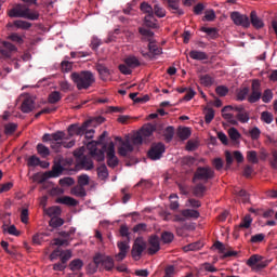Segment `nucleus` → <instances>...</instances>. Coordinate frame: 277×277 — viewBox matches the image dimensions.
Wrapping results in <instances>:
<instances>
[{"instance_id": "nucleus-4", "label": "nucleus", "mask_w": 277, "mask_h": 277, "mask_svg": "<svg viewBox=\"0 0 277 277\" xmlns=\"http://www.w3.org/2000/svg\"><path fill=\"white\" fill-rule=\"evenodd\" d=\"M230 111H236L237 114H241L247 111L242 106H225L222 108V118L225 119L232 126H238V121L236 120L235 116L230 114Z\"/></svg>"}, {"instance_id": "nucleus-51", "label": "nucleus", "mask_w": 277, "mask_h": 277, "mask_svg": "<svg viewBox=\"0 0 277 277\" xmlns=\"http://www.w3.org/2000/svg\"><path fill=\"white\" fill-rule=\"evenodd\" d=\"M253 222V219L251 217L250 214H247L243 219L242 222L239 224L240 228H246L249 229L251 227V224Z\"/></svg>"}, {"instance_id": "nucleus-35", "label": "nucleus", "mask_w": 277, "mask_h": 277, "mask_svg": "<svg viewBox=\"0 0 277 277\" xmlns=\"http://www.w3.org/2000/svg\"><path fill=\"white\" fill-rule=\"evenodd\" d=\"M124 64L130 67V68H136L138 66H141V63L140 61L137 60L136 56H128L126 60H124Z\"/></svg>"}, {"instance_id": "nucleus-44", "label": "nucleus", "mask_w": 277, "mask_h": 277, "mask_svg": "<svg viewBox=\"0 0 277 277\" xmlns=\"http://www.w3.org/2000/svg\"><path fill=\"white\" fill-rule=\"evenodd\" d=\"M250 94V89L249 87H243L242 89H239L237 92V101H245Z\"/></svg>"}, {"instance_id": "nucleus-9", "label": "nucleus", "mask_w": 277, "mask_h": 277, "mask_svg": "<svg viewBox=\"0 0 277 277\" xmlns=\"http://www.w3.org/2000/svg\"><path fill=\"white\" fill-rule=\"evenodd\" d=\"M230 19L236 26H240L243 28H249L251 26L249 16L246 14H241L238 11H234L230 13Z\"/></svg>"}, {"instance_id": "nucleus-23", "label": "nucleus", "mask_w": 277, "mask_h": 277, "mask_svg": "<svg viewBox=\"0 0 277 277\" xmlns=\"http://www.w3.org/2000/svg\"><path fill=\"white\" fill-rule=\"evenodd\" d=\"M188 56H190V58L195 60V61H208L209 60L208 53L205 51H200V50H190V53H188Z\"/></svg>"}, {"instance_id": "nucleus-14", "label": "nucleus", "mask_w": 277, "mask_h": 277, "mask_svg": "<svg viewBox=\"0 0 277 277\" xmlns=\"http://www.w3.org/2000/svg\"><path fill=\"white\" fill-rule=\"evenodd\" d=\"M146 250V242L142 238H136L132 247V258L140 259L142 253Z\"/></svg>"}, {"instance_id": "nucleus-62", "label": "nucleus", "mask_w": 277, "mask_h": 277, "mask_svg": "<svg viewBox=\"0 0 277 277\" xmlns=\"http://www.w3.org/2000/svg\"><path fill=\"white\" fill-rule=\"evenodd\" d=\"M41 164V159L38 158L37 156H31L28 161H27V166L28 167H38Z\"/></svg>"}, {"instance_id": "nucleus-22", "label": "nucleus", "mask_w": 277, "mask_h": 277, "mask_svg": "<svg viewBox=\"0 0 277 277\" xmlns=\"http://www.w3.org/2000/svg\"><path fill=\"white\" fill-rule=\"evenodd\" d=\"M198 78L200 85L205 88H211L215 82L214 77L209 74L199 75Z\"/></svg>"}, {"instance_id": "nucleus-39", "label": "nucleus", "mask_w": 277, "mask_h": 277, "mask_svg": "<svg viewBox=\"0 0 277 277\" xmlns=\"http://www.w3.org/2000/svg\"><path fill=\"white\" fill-rule=\"evenodd\" d=\"M174 133H175L174 127H168V128L163 131L164 141H166L167 143L172 142V140H173V137H174Z\"/></svg>"}, {"instance_id": "nucleus-15", "label": "nucleus", "mask_w": 277, "mask_h": 277, "mask_svg": "<svg viewBox=\"0 0 277 277\" xmlns=\"http://www.w3.org/2000/svg\"><path fill=\"white\" fill-rule=\"evenodd\" d=\"M129 243L130 241L128 240L118 241L117 247L120 252L115 255L117 262H122L127 258V254L130 250Z\"/></svg>"}, {"instance_id": "nucleus-57", "label": "nucleus", "mask_w": 277, "mask_h": 277, "mask_svg": "<svg viewBox=\"0 0 277 277\" xmlns=\"http://www.w3.org/2000/svg\"><path fill=\"white\" fill-rule=\"evenodd\" d=\"M247 160L253 164L259 163L258 153L255 150H251L247 153Z\"/></svg>"}, {"instance_id": "nucleus-8", "label": "nucleus", "mask_w": 277, "mask_h": 277, "mask_svg": "<svg viewBox=\"0 0 277 277\" xmlns=\"http://www.w3.org/2000/svg\"><path fill=\"white\" fill-rule=\"evenodd\" d=\"M93 262L96 265H102L105 271L110 272L115 267V262L113 258L108 255H103L101 253L95 254Z\"/></svg>"}, {"instance_id": "nucleus-36", "label": "nucleus", "mask_w": 277, "mask_h": 277, "mask_svg": "<svg viewBox=\"0 0 277 277\" xmlns=\"http://www.w3.org/2000/svg\"><path fill=\"white\" fill-rule=\"evenodd\" d=\"M274 98V93L272 91V89H265V91H263L262 95H261V100L263 103L268 104L273 101Z\"/></svg>"}, {"instance_id": "nucleus-46", "label": "nucleus", "mask_w": 277, "mask_h": 277, "mask_svg": "<svg viewBox=\"0 0 277 277\" xmlns=\"http://www.w3.org/2000/svg\"><path fill=\"white\" fill-rule=\"evenodd\" d=\"M71 194L77 197H84L87 196V192L83 186L77 185L74 188H71Z\"/></svg>"}, {"instance_id": "nucleus-37", "label": "nucleus", "mask_w": 277, "mask_h": 277, "mask_svg": "<svg viewBox=\"0 0 277 277\" xmlns=\"http://www.w3.org/2000/svg\"><path fill=\"white\" fill-rule=\"evenodd\" d=\"M141 11L147 14L146 16L154 17V8L148 2L141 3Z\"/></svg>"}, {"instance_id": "nucleus-40", "label": "nucleus", "mask_w": 277, "mask_h": 277, "mask_svg": "<svg viewBox=\"0 0 277 277\" xmlns=\"http://www.w3.org/2000/svg\"><path fill=\"white\" fill-rule=\"evenodd\" d=\"M190 135H192V131L189 128H182L177 130V137H180V140L182 141L188 140Z\"/></svg>"}, {"instance_id": "nucleus-52", "label": "nucleus", "mask_w": 277, "mask_h": 277, "mask_svg": "<svg viewBox=\"0 0 277 277\" xmlns=\"http://www.w3.org/2000/svg\"><path fill=\"white\" fill-rule=\"evenodd\" d=\"M119 234L122 238H127V241L130 242L131 241V233L129 232V228L127 225L122 224L120 226V229H119Z\"/></svg>"}, {"instance_id": "nucleus-10", "label": "nucleus", "mask_w": 277, "mask_h": 277, "mask_svg": "<svg viewBox=\"0 0 277 277\" xmlns=\"http://www.w3.org/2000/svg\"><path fill=\"white\" fill-rule=\"evenodd\" d=\"M148 52L145 50H141V54L143 55L144 58L153 61L156 58V56H159L162 54V48L158 47L155 41L150 42L148 44Z\"/></svg>"}, {"instance_id": "nucleus-19", "label": "nucleus", "mask_w": 277, "mask_h": 277, "mask_svg": "<svg viewBox=\"0 0 277 277\" xmlns=\"http://www.w3.org/2000/svg\"><path fill=\"white\" fill-rule=\"evenodd\" d=\"M149 248L148 254L155 255L160 251V238L157 235H153L148 239Z\"/></svg>"}, {"instance_id": "nucleus-26", "label": "nucleus", "mask_w": 277, "mask_h": 277, "mask_svg": "<svg viewBox=\"0 0 277 277\" xmlns=\"http://www.w3.org/2000/svg\"><path fill=\"white\" fill-rule=\"evenodd\" d=\"M57 205H66L67 207H77L78 201L77 199L69 197V196H64L60 197L56 199Z\"/></svg>"}, {"instance_id": "nucleus-20", "label": "nucleus", "mask_w": 277, "mask_h": 277, "mask_svg": "<svg viewBox=\"0 0 277 277\" xmlns=\"http://www.w3.org/2000/svg\"><path fill=\"white\" fill-rule=\"evenodd\" d=\"M3 48L0 49V54L4 57L10 58L13 53L17 52V47L9 41L2 42Z\"/></svg>"}, {"instance_id": "nucleus-30", "label": "nucleus", "mask_w": 277, "mask_h": 277, "mask_svg": "<svg viewBox=\"0 0 277 277\" xmlns=\"http://www.w3.org/2000/svg\"><path fill=\"white\" fill-rule=\"evenodd\" d=\"M155 131H156V127L155 126H153V124H145L142 128V130L140 131V133L142 134L144 140H146L147 137H150Z\"/></svg>"}, {"instance_id": "nucleus-43", "label": "nucleus", "mask_w": 277, "mask_h": 277, "mask_svg": "<svg viewBox=\"0 0 277 277\" xmlns=\"http://www.w3.org/2000/svg\"><path fill=\"white\" fill-rule=\"evenodd\" d=\"M169 9L177 16H183L185 14L184 10L180 8L179 1L169 4Z\"/></svg>"}, {"instance_id": "nucleus-45", "label": "nucleus", "mask_w": 277, "mask_h": 277, "mask_svg": "<svg viewBox=\"0 0 277 277\" xmlns=\"http://www.w3.org/2000/svg\"><path fill=\"white\" fill-rule=\"evenodd\" d=\"M206 192L207 187L201 183L195 185V188L193 189V194L197 197H203Z\"/></svg>"}, {"instance_id": "nucleus-56", "label": "nucleus", "mask_w": 277, "mask_h": 277, "mask_svg": "<svg viewBox=\"0 0 277 277\" xmlns=\"http://www.w3.org/2000/svg\"><path fill=\"white\" fill-rule=\"evenodd\" d=\"M262 131L255 127L251 130H249V136L251 137L252 141H258L261 137Z\"/></svg>"}, {"instance_id": "nucleus-41", "label": "nucleus", "mask_w": 277, "mask_h": 277, "mask_svg": "<svg viewBox=\"0 0 277 277\" xmlns=\"http://www.w3.org/2000/svg\"><path fill=\"white\" fill-rule=\"evenodd\" d=\"M37 151L42 158H47L51 155V150L49 147H47L43 144H38L37 145Z\"/></svg>"}, {"instance_id": "nucleus-33", "label": "nucleus", "mask_w": 277, "mask_h": 277, "mask_svg": "<svg viewBox=\"0 0 277 277\" xmlns=\"http://www.w3.org/2000/svg\"><path fill=\"white\" fill-rule=\"evenodd\" d=\"M13 25L18 28V29H23V30H28L32 27V24L30 22L27 21H23V19H16L14 21Z\"/></svg>"}, {"instance_id": "nucleus-50", "label": "nucleus", "mask_w": 277, "mask_h": 277, "mask_svg": "<svg viewBox=\"0 0 277 277\" xmlns=\"http://www.w3.org/2000/svg\"><path fill=\"white\" fill-rule=\"evenodd\" d=\"M161 240L164 245H170L174 240V235L171 232H163L161 235Z\"/></svg>"}, {"instance_id": "nucleus-27", "label": "nucleus", "mask_w": 277, "mask_h": 277, "mask_svg": "<svg viewBox=\"0 0 277 277\" xmlns=\"http://www.w3.org/2000/svg\"><path fill=\"white\" fill-rule=\"evenodd\" d=\"M83 265L84 263L81 259H74L71 262H69L68 267L72 273H80Z\"/></svg>"}, {"instance_id": "nucleus-31", "label": "nucleus", "mask_w": 277, "mask_h": 277, "mask_svg": "<svg viewBox=\"0 0 277 277\" xmlns=\"http://www.w3.org/2000/svg\"><path fill=\"white\" fill-rule=\"evenodd\" d=\"M3 234L8 233L10 236L19 237L21 232L17 230L15 225L6 226L5 224L2 225Z\"/></svg>"}, {"instance_id": "nucleus-28", "label": "nucleus", "mask_w": 277, "mask_h": 277, "mask_svg": "<svg viewBox=\"0 0 277 277\" xmlns=\"http://www.w3.org/2000/svg\"><path fill=\"white\" fill-rule=\"evenodd\" d=\"M182 215H184L186 220H198L200 217V212L198 210L184 209L182 210Z\"/></svg>"}, {"instance_id": "nucleus-2", "label": "nucleus", "mask_w": 277, "mask_h": 277, "mask_svg": "<svg viewBox=\"0 0 277 277\" xmlns=\"http://www.w3.org/2000/svg\"><path fill=\"white\" fill-rule=\"evenodd\" d=\"M70 79L79 91L88 90L95 83V76L91 70L72 71Z\"/></svg>"}, {"instance_id": "nucleus-49", "label": "nucleus", "mask_w": 277, "mask_h": 277, "mask_svg": "<svg viewBox=\"0 0 277 277\" xmlns=\"http://www.w3.org/2000/svg\"><path fill=\"white\" fill-rule=\"evenodd\" d=\"M261 120L264 122V123H267V124H271L274 122V115L269 111H263L261 114Z\"/></svg>"}, {"instance_id": "nucleus-58", "label": "nucleus", "mask_w": 277, "mask_h": 277, "mask_svg": "<svg viewBox=\"0 0 277 277\" xmlns=\"http://www.w3.org/2000/svg\"><path fill=\"white\" fill-rule=\"evenodd\" d=\"M61 100H62V95H61L60 91H53L49 95V103H51V104H55V103L60 102Z\"/></svg>"}, {"instance_id": "nucleus-13", "label": "nucleus", "mask_w": 277, "mask_h": 277, "mask_svg": "<svg viewBox=\"0 0 277 277\" xmlns=\"http://www.w3.org/2000/svg\"><path fill=\"white\" fill-rule=\"evenodd\" d=\"M166 151V146L162 143L153 144L150 150L148 151V157L151 160H159L163 153Z\"/></svg>"}, {"instance_id": "nucleus-6", "label": "nucleus", "mask_w": 277, "mask_h": 277, "mask_svg": "<svg viewBox=\"0 0 277 277\" xmlns=\"http://www.w3.org/2000/svg\"><path fill=\"white\" fill-rule=\"evenodd\" d=\"M215 172L210 167H199L195 171V176H193V181H203L208 182L212 179H214Z\"/></svg>"}, {"instance_id": "nucleus-54", "label": "nucleus", "mask_w": 277, "mask_h": 277, "mask_svg": "<svg viewBox=\"0 0 277 277\" xmlns=\"http://www.w3.org/2000/svg\"><path fill=\"white\" fill-rule=\"evenodd\" d=\"M70 259H72V251L71 250H63V252L61 254V262L66 265L68 263V261H70Z\"/></svg>"}, {"instance_id": "nucleus-42", "label": "nucleus", "mask_w": 277, "mask_h": 277, "mask_svg": "<svg viewBox=\"0 0 277 277\" xmlns=\"http://www.w3.org/2000/svg\"><path fill=\"white\" fill-rule=\"evenodd\" d=\"M236 121H239L240 123H248L250 121V114L246 110L239 114H236Z\"/></svg>"}, {"instance_id": "nucleus-34", "label": "nucleus", "mask_w": 277, "mask_h": 277, "mask_svg": "<svg viewBox=\"0 0 277 277\" xmlns=\"http://www.w3.org/2000/svg\"><path fill=\"white\" fill-rule=\"evenodd\" d=\"M80 166L85 170H92L94 168L92 159L88 156H83L80 159Z\"/></svg>"}, {"instance_id": "nucleus-11", "label": "nucleus", "mask_w": 277, "mask_h": 277, "mask_svg": "<svg viewBox=\"0 0 277 277\" xmlns=\"http://www.w3.org/2000/svg\"><path fill=\"white\" fill-rule=\"evenodd\" d=\"M100 145L97 142L92 141L87 145V148L89 149V154L92 158L97 160L98 162L104 161L105 159V149H97L96 146Z\"/></svg>"}, {"instance_id": "nucleus-29", "label": "nucleus", "mask_w": 277, "mask_h": 277, "mask_svg": "<svg viewBox=\"0 0 277 277\" xmlns=\"http://www.w3.org/2000/svg\"><path fill=\"white\" fill-rule=\"evenodd\" d=\"M260 261H263V256L259 254H253L247 260V266L254 271Z\"/></svg>"}, {"instance_id": "nucleus-5", "label": "nucleus", "mask_w": 277, "mask_h": 277, "mask_svg": "<svg viewBox=\"0 0 277 277\" xmlns=\"http://www.w3.org/2000/svg\"><path fill=\"white\" fill-rule=\"evenodd\" d=\"M263 95L262 84L259 79H253L251 84V93L248 95L247 101L254 104L261 101Z\"/></svg>"}, {"instance_id": "nucleus-3", "label": "nucleus", "mask_w": 277, "mask_h": 277, "mask_svg": "<svg viewBox=\"0 0 277 277\" xmlns=\"http://www.w3.org/2000/svg\"><path fill=\"white\" fill-rule=\"evenodd\" d=\"M64 140H66V133L62 131H57L56 133L52 134L47 133L42 136V142H50V147L55 153L62 151V147H64Z\"/></svg>"}, {"instance_id": "nucleus-53", "label": "nucleus", "mask_w": 277, "mask_h": 277, "mask_svg": "<svg viewBox=\"0 0 277 277\" xmlns=\"http://www.w3.org/2000/svg\"><path fill=\"white\" fill-rule=\"evenodd\" d=\"M203 114H205V122L207 124L211 123L215 116L214 110L212 108H208L203 111Z\"/></svg>"}, {"instance_id": "nucleus-12", "label": "nucleus", "mask_w": 277, "mask_h": 277, "mask_svg": "<svg viewBox=\"0 0 277 277\" xmlns=\"http://www.w3.org/2000/svg\"><path fill=\"white\" fill-rule=\"evenodd\" d=\"M62 173H64V166L62 164V162L55 161L52 166V170L43 173V177L40 183H43L48 179L60 177Z\"/></svg>"}, {"instance_id": "nucleus-7", "label": "nucleus", "mask_w": 277, "mask_h": 277, "mask_svg": "<svg viewBox=\"0 0 277 277\" xmlns=\"http://www.w3.org/2000/svg\"><path fill=\"white\" fill-rule=\"evenodd\" d=\"M104 153L107 155V166L111 169L116 168L119 164V159L116 157L115 144L110 142L107 145H104Z\"/></svg>"}, {"instance_id": "nucleus-59", "label": "nucleus", "mask_w": 277, "mask_h": 277, "mask_svg": "<svg viewBox=\"0 0 277 277\" xmlns=\"http://www.w3.org/2000/svg\"><path fill=\"white\" fill-rule=\"evenodd\" d=\"M18 126L15 123H9L6 126H4V134L5 135H12L16 132Z\"/></svg>"}, {"instance_id": "nucleus-61", "label": "nucleus", "mask_w": 277, "mask_h": 277, "mask_svg": "<svg viewBox=\"0 0 277 277\" xmlns=\"http://www.w3.org/2000/svg\"><path fill=\"white\" fill-rule=\"evenodd\" d=\"M176 275V267L174 265H168L164 269L163 277H174Z\"/></svg>"}, {"instance_id": "nucleus-55", "label": "nucleus", "mask_w": 277, "mask_h": 277, "mask_svg": "<svg viewBox=\"0 0 277 277\" xmlns=\"http://www.w3.org/2000/svg\"><path fill=\"white\" fill-rule=\"evenodd\" d=\"M97 175L101 180H105L108 177V170L105 164H102L97 168Z\"/></svg>"}, {"instance_id": "nucleus-21", "label": "nucleus", "mask_w": 277, "mask_h": 277, "mask_svg": "<svg viewBox=\"0 0 277 277\" xmlns=\"http://www.w3.org/2000/svg\"><path fill=\"white\" fill-rule=\"evenodd\" d=\"M250 23L253 26V28H255L256 30H260V29L264 28V26H265L264 21L258 16L256 11H251Z\"/></svg>"}, {"instance_id": "nucleus-24", "label": "nucleus", "mask_w": 277, "mask_h": 277, "mask_svg": "<svg viewBox=\"0 0 277 277\" xmlns=\"http://www.w3.org/2000/svg\"><path fill=\"white\" fill-rule=\"evenodd\" d=\"M35 109V102L31 100V97H26L22 102L21 110L24 114H29Z\"/></svg>"}, {"instance_id": "nucleus-32", "label": "nucleus", "mask_w": 277, "mask_h": 277, "mask_svg": "<svg viewBox=\"0 0 277 277\" xmlns=\"http://www.w3.org/2000/svg\"><path fill=\"white\" fill-rule=\"evenodd\" d=\"M96 69H97L102 80H107V78L110 76V70L103 64H98L96 66Z\"/></svg>"}, {"instance_id": "nucleus-1", "label": "nucleus", "mask_w": 277, "mask_h": 277, "mask_svg": "<svg viewBox=\"0 0 277 277\" xmlns=\"http://www.w3.org/2000/svg\"><path fill=\"white\" fill-rule=\"evenodd\" d=\"M21 1L23 3H17L8 11V16L10 18H24L31 22L39 21L40 12L29 8L31 5L39 6L38 0H21Z\"/></svg>"}, {"instance_id": "nucleus-16", "label": "nucleus", "mask_w": 277, "mask_h": 277, "mask_svg": "<svg viewBox=\"0 0 277 277\" xmlns=\"http://www.w3.org/2000/svg\"><path fill=\"white\" fill-rule=\"evenodd\" d=\"M91 124L90 121H85L81 127L79 124H71L68 127L67 131H68V134L70 136H75V135H78V136H81L84 134L87 128H89V126Z\"/></svg>"}, {"instance_id": "nucleus-17", "label": "nucleus", "mask_w": 277, "mask_h": 277, "mask_svg": "<svg viewBox=\"0 0 277 277\" xmlns=\"http://www.w3.org/2000/svg\"><path fill=\"white\" fill-rule=\"evenodd\" d=\"M196 158L192 156H184L182 159H180V164L182 166V169L186 171V174H189L194 171V166L196 164Z\"/></svg>"}, {"instance_id": "nucleus-48", "label": "nucleus", "mask_w": 277, "mask_h": 277, "mask_svg": "<svg viewBox=\"0 0 277 277\" xmlns=\"http://www.w3.org/2000/svg\"><path fill=\"white\" fill-rule=\"evenodd\" d=\"M50 227L52 228H60L64 226V221L62 217L54 216L50 220Z\"/></svg>"}, {"instance_id": "nucleus-63", "label": "nucleus", "mask_w": 277, "mask_h": 277, "mask_svg": "<svg viewBox=\"0 0 277 277\" xmlns=\"http://www.w3.org/2000/svg\"><path fill=\"white\" fill-rule=\"evenodd\" d=\"M61 186H72L75 184V179L72 177H64L58 181Z\"/></svg>"}, {"instance_id": "nucleus-64", "label": "nucleus", "mask_w": 277, "mask_h": 277, "mask_svg": "<svg viewBox=\"0 0 277 277\" xmlns=\"http://www.w3.org/2000/svg\"><path fill=\"white\" fill-rule=\"evenodd\" d=\"M90 182V177L87 174H82L78 177V185L79 186H87Z\"/></svg>"}, {"instance_id": "nucleus-47", "label": "nucleus", "mask_w": 277, "mask_h": 277, "mask_svg": "<svg viewBox=\"0 0 277 277\" xmlns=\"http://www.w3.org/2000/svg\"><path fill=\"white\" fill-rule=\"evenodd\" d=\"M166 14H167L166 9H163L159 4L154 5V16L156 15L158 18H164Z\"/></svg>"}, {"instance_id": "nucleus-25", "label": "nucleus", "mask_w": 277, "mask_h": 277, "mask_svg": "<svg viewBox=\"0 0 277 277\" xmlns=\"http://www.w3.org/2000/svg\"><path fill=\"white\" fill-rule=\"evenodd\" d=\"M138 32L143 36L142 37V41H147V42H155L154 40V31L147 29V28H144V27H140L138 28Z\"/></svg>"}, {"instance_id": "nucleus-38", "label": "nucleus", "mask_w": 277, "mask_h": 277, "mask_svg": "<svg viewBox=\"0 0 277 277\" xmlns=\"http://www.w3.org/2000/svg\"><path fill=\"white\" fill-rule=\"evenodd\" d=\"M156 22H157V19L155 18V16H145V18H144V25L147 28L157 29L158 25Z\"/></svg>"}, {"instance_id": "nucleus-18", "label": "nucleus", "mask_w": 277, "mask_h": 277, "mask_svg": "<svg viewBox=\"0 0 277 277\" xmlns=\"http://www.w3.org/2000/svg\"><path fill=\"white\" fill-rule=\"evenodd\" d=\"M116 141L121 144V146L118 148V153L120 156L126 157L129 153L133 151L134 148L131 145L129 138L123 141L121 137H116Z\"/></svg>"}, {"instance_id": "nucleus-60", "label": "nucleus", "mask_w": 277, "mask_h": 277, "mask_svg": "<svg viewBox=\"0 0 277 277\" xmlns=\"http://www.w3.org/2000/svg\"><path fill=\"white\" fill-rule=\"evenodd\" d=\"M228 136L232 141H238L241 137V134L236 128H232L228 130Z\"/></svg>"}]
</instances>
